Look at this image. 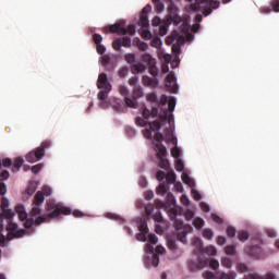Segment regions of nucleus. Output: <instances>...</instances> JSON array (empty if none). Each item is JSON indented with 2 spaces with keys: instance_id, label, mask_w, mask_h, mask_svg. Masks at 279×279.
<instances>
[{
  "instance_id": "nucleus-15",
  "label": "nucleus",
  "mask_w": 279,
  "mask_h": 279,
  "mask_svg": "<svg viewBox=\"0 0 279 279\" xmlns=\"http://www.w3.org/2000/svg\"><path fill=\"white\" fill-rule=\"evenodd\" d=\"M193 245L198 254H204V244L202 238H194Z\"/></svg>"
},
{
  "instance_id": "nucleus-64",
  "label": "nucleus",
  "mask_w": 279,
  "mask_h": 279,
  "mask_svg": "<svg viewBox=\"0 0 279 279\" xmlns=\"http://www.w3.org/2000/svg\"><path fill=\"white\" fill-rule=\"evenodd\" d=\"M171 156H172V158H179L180 157V148H178V147L172 148Z\"/></svg>"
},
{
  "instance_id": "nucleus-39",
  "label": "nucleus",
  "mask_w": 279,
  "mask_h": 279,
  "mask_svg": "<svg viewBox=\"0 0 279 279\" xmlns=\"http://www.w3.org/2000/svg\"><path fill=\"white\" fill-rule=\"evenodd\" d=\"M167 245H168V248L171 250V252H177V250H178V244H175V240H173V239H168Z\"/></svg>"
},
{
  "instance_id": "nucleus-55",
  "label": "nucleus",
  "mask_w": 279,
  "mask_h": 279,
  "mask_svg": "<svg viewBox=\"0 0 279 279\" xmlns=\"http://www.w3.org/2000/svg\"><path fill=\"white\" fill-rule=\"evenodd\" d=\"M169 32V28L167 25L162 24L159 26V35L167 36V33Z\"/></svg>"
},
{
  "instance_id": "nucleus-9",
  "label": "nucleus",
  "mask_w": 279,
  "mask_h": 279,
  "mask_svg": "<svg viewBox=\"0 0 279 279\" xmlns=\"http://www.w3.org/2000/svg\"><path fill=\"white\" fill-rule=\"evenodd\" d=\"M19 226H16V223L14 222H9L7 225V231H9L7 239L8 241H12V239H19L21 236H23L20 232H16Z\"/></svg>"
},
{
  "instance_id": "nucleus-29",
  "label": "nucleus",
  "mask_w": 279,
  "mask_h": 279,
  "mask_svg": "<svg viewBox=\"0 0 279 279\" xmlns=\"http://www.w3.org/2000/svg\"><path fill=\"white\" fill-rule=\"evenodd\" d=\"M220 263L222 267H226L227 269H232V259H230V257H222Z\"/></svg>"
},
{
  "instance_id": "nucleus-8",
  "label": "nucleus",
  "mask_w": 279,
  "mask_h": 279,
  "mask_svg": "<svg viewBox=\"0 0 279 279\" xmlns=\"http://www.w3.org/2000/svg\"><path fill=\"white\" fill-rule=\"evenodd\" d=\"M97 88L112 90V85L108 82V74L100 73L97 81Z\"/></svg>"
},
{
  "instance_id": "nucleus-25",
  "label": "nucleus",
  "mask_w": 279,
  "mask_h": 279,
  "mask_svg": "<svg viewBox=\"0 0 279 279\" xmlns=\"http://www.w3.org/2000/svg\"><path fill=\"white\" fill-rule=\"evenodd\" d=\"M225 254L228 256H235L236 255V246L235 245H227L225 247Z\"/></svg>"
},
{
  "instance_id": "nucleus-38",
  "label": "nucleus",
  "mask_w": 279,
  "mask_h": 279,
  "mask_svg": "<svg viewBox=\"0 0 279 279\" xmlns=\"http://www.w3.org/2000/svg\"><path fill=\"white\" fill-rule=\"evenodd\" d=\"M153 34H151V31L147 29V28H144L142 31V38H144V40H151L153 38Z\"/></svg>"
},
{
  "instance_id": "nucleus-41",
  "label": "nucleus",
  "mask_w": 279,
  "mask_h": 279,
  "mask_svg": "<svg viewBox=\"0 0 279 279\" xmlns=\"http://www.w3.org/2000/svg\"><path fill=\"white\" fill-rule=\"evenodd\" d=\"M147 101H149L150 104H158V96L156 95V93H150L146 96Z\"/></svg>"
},
{
  "instance_id": "nucleus-3",
  "label": "nucleus",
  "mask_w": 279,
  "mask_h": 279,
  "mask_svg": "<svg viewBox=\"0 0 279 279\" xmlns=\"http://www.w3.org/2000/svg\"><path fill=\"white\" fill-rule=\"evenodd\" d=\"M46 210L48 213V219H56L60 215H71V208L61 203H56V201H48L46 203Z\"/></svg>"
},
{
  "instance_id": "nucleus-13",
  "label": "nucleus",
  "mask_w": 279,
  "mask_h": 279,
  "mask_svg": "<svg viewBox=\"0 0 279 279\" xmlns=\"http://www.w3.org/2000/svg\"><path fill=\"white\" fill-rule=\"evenodd\" d=\"M45 204V194L38 191L33 199V206H43Z\"/></svg>"
},
{
  "instance_id": "nucleus-59",
  "label": "nucleus",
  "mask_w": 279,
  "mask_h": 279,
  "mask_svg": "<svg viewBox=\"0 0 279 279\" xmlns=\"http://www.w3.org/2000/svg\"><path fill=\"white\" fill-rule=\"evenodd\" d=\"M112 47L116 51H119L122 47V44H121V39H116L113 43H112Z\"/></svg>"
},
{
  "instance_id": "nucleus-30",
  "label": "nucleus",
  "mask_w": 279,
  "mask_h": 279,
  "mask_svg": "<svg viewBox=\"0 0 279 279\" xmlns=\"http://www.w3.org/2000/svg\"><path fill=\"white\" fill-rule=\"evenodd\" d=\"M179 39H180V34L173 33L172 35H170V36L166 39V45H173L174 40H179Z\"/></svg>"
},
{
  "instance_id": "nucleus-51",
  "label": "nucleus",
  "mask_w": 279,
  "mask_h": 279,
  "mask_svg": "<svg viewBox=\"0 0 279 279\" xmlns=\"http://www.w3.org/2000/svg\"><path fill=\"white\" fill-rule=\"evenodd\" d=\"M151 219H154V221H156L157 223H162V214H160V211H157L151 216Z\"/></svg>"
},
{
  "instance_id": "nucleus-12",
  "label": "nucleus",
  "mask_w": 279,
  "mask_h": 279,
  "mask_svg": "<svg viewBox=\"0 0 279 279\" xmlns=\"http://www.w3.org/2000/svg\"><path fill=\"white\" fill-rule=\"evenodd\" d=\"M142 84L144 86H150L151 88H156L158 86V80L151 78L150 76L144 75L142 77Z\"/></svg>"
},
{
  "instance_id": "nucleus-23",
  "label": "nucleus",
  "mask_w": 279,
  "mask_h": 279,
  "mask_svg": "<svg viewBox=\"0 0 279 279\" xmlns=\"http://www.w3.org/2000/svg\"><path fill=\"white\" fill-rule=\"evenodd\" d=\"M102 66L108 69V66L112 65V57L110 54H105L101 60Z\"/></svg>"
},
{
  "instance_id": "nucleus-61",
  "label": "nucleus",
  "mask_w": 279,
  "mask_h": 279,
  "mask_svg": "<svg viewBox=\"0 0 279 279\" xmlns=\"http://www.w3.org/2000/svg\"><path fill=\"white\" fill-rule=\"evenodd\" d=\"M156 143H162V141H165V135H162V133L157 132L154 136Z\"/></svg>"
},
{
  "instance_id": "nucleus-47",
  "label": "nucleus",
  "mask_w": 279,
  "mask_h": 279,
  "mask_svg": "<svg viewBox=\"0 0 279 279\" xmlns=\"http://www.w3.org/2000/svg\"><path fill=\"white\" fill-rule=\"evenodd\" d=\"M135 123H136V125H140L141 128H145V125L149 124V122L145 121V119H143L141 117H137L135 119Z\"/></svg>"
},
{
  "instance_id": "nucleus-62",
  "label": "nucleus",
  "mask_w": 279,
  "mask_h": 279,
  "mask_svg": "<svg viewBox=\"0 0 279 279\" xmlns=\"http://www.w3.org/2000/svg\"><path fill=\"white\" fill-rule=\"evenodd\" d=\"M43 193H44V195H46V197L51 196V193H52L51 187H49L48 185H45L43 187Z\"/></svg>"
},
{
  "instance_id": "nucleus-32",
  "label": "nucleus",
  "mask_w": 279,
  "mask_h": 279,
  "mask_svg": "<svg viewBox=\"0 0 279 279\" xmlns=\"http://www.w3.org/2000/svg\"><path fill=\"white\" fill-rule=\"evenodd\" d=\"M150 46L155 49H160L162 47V39H160V37H155L151 40Z\"/></svg>"
},
{
  "instance_id": "nucleus-4",
  "label": "nucleus",
  "mask_w": 279,
  "mask_h": 279,
  "mask_svg": "<svg viewBox=\"0 0 279 279\" xmlns=\"http://www.w3.org/2000/svg\"><path fill=\"white\" fill-rule=\"evenodd\" d=\"M50 148H51V142L44 141L39 147H37L35 150L26 155V161L34 163V162H38L39 160H43V158H45V151H47V149H50Z\"/></svg>"
},
{
  "instance_id": "nucleus-43",
  "label": "nucleus",
  "mask_w": 279,
  "mask_h": 279,
  "mask_svg": "<svg viewBox=\"0 0 279 279\" xmlns=\"http://www.w3.org/2000/svg\"><path fill=\"white\" fill-rule=\"evenodd\" d=\"M138 230H140V232L147 233L148 232L147 221L141 220L138 223Z\"/></svg>"
},
{
  "instance_id": "nucleus-1",
  "label": "nucleus",
  "mask_w": 279,
  "mask_h": 279,
  "mask_svg": "<svg viewBox=\"0 0 279 279\" xmlns=\"http://www.w3.org/2000/svg\"><path fill=\"white\" fill-rule=\"evenodd\" d=\"M220 1L217 0H195V3L190 5L192 12H202L203 16H210L213 10L219 9Z\"/></svg>"
},
{
  "instance_id": "nucleus-50",
  "label": "nucleus",
  "mask_w": 279,
  "mask_h": 279,
  "mask_svg": "<svg viewBox=\"0 0 279 279\" xmlns=\"http://www.w3.org/2000/svg\"><path fill=\"white\" fill-rule=\"evenodd\" d=\"M209 267L210 269L217 270L219 269V260L217 259H209Z\"/></svg>"
},
{
  "instance_id": "nucleus-58",
  "label": "nucleus",
  "mask_w": 279,
  "mask_h": 279,
  "mask_svg": "<svg viewBox=\"0 0 279 279\" xmlns=\"http://www.w3.org/2000/svg\"><path fill=\"white\" fill-rule=\"evenodd\" d=\"M272 12H279V0H271Z\"/></svg>"
},
{
  "instance_id": "nucleus-21",
  "label": "nucleus",
  "mask_w": 279,
  "mask_h": 279,
  "mask_svg": "<svg viewBox=\"0 0 279 279\" xmlns=\"http://www.w3.org/2000/svg\"><path fill=\"white\" fill-rule=\"evenodd\" d=\"M158 159H159L158 166L160 167V169H165L166 171H169V168H170L169 160H167V158L165 157H158Z\"/></svg>"
},
{
  "instance_id": "nucleus-19",
  "label": "nucleus",
  "mask_w": 279,
  "mask_h": 279,
  "mask_svg": "<svg viewBox=\"0 0 279 279\" xmlns=\"http://www.w3.org/2000/svg\"><path fill=\"white\" fill-rule=\"evenodd\" d=\"M121 34L123 36H125V34H130L131 36H134V34H136V26L134 25H129L126 28L125 27H122L121 29Z\"/></svg>"
},
{
  "instance_id": "nucleus-35",
  "label": "nucleus",
  "mask_w": 279,
  "mask_h": 279,
  "mask_svg": "<svg viewBox=\"0 0 279 279\" xmlns=\"http://www.w3.org/2000/svg\"><path fill=\"white\" fill-rule=\"evenodd\" d=\"M41 205H33V208L31 210L32 217H38L43 210L40 209Z\"/></svg>"
},
{
  "instance_id": "nucleus-42",
  "label": "nucleus",
  "mask_w": 279,
  "mask_h": 279,
  "mask_svg": "<svg viewBox=\"0 0 279 279\" xmlns=\"http://www.w3.org/2000/svg\"><path fill=\"white\" fill-rule=\"evenodd\" d=\"M177 239L178 241H180L181 243H186V231H179L177 233Z\"/></svg>"
},
{
  "instance_id": "nucleus-49",
  "label": "nucleus",
  "mask_w": 279,
  "mask_h": 279,
  "mask_svg": "<svg viewBox=\"0 0 279 279\" xmlns=\"http://www.w3.org/2000/svg\"><path fill=\"white\" fill-rule=\"evenodd\" d=\"M227 235L233 239V236H236V229L234 227H227Z\"/></svg>"
},
{
  "instance_id": "nucleus-44",
  "label": "nucleus",
  "mask_w": 279,
  "mask_h": 279,
  "mask_svg": "<svg viewBox=\"0 0 279 279\" xmlns=\"http://www.w3.org/2000/svg\"><path fill=\"white\" fill-rule=\"evenodd\" d=\"M203 278L204 279H219V274H217V276H215L213 274V271H205V272H203Z\"/></svg>"
},
{
  "instance_id": "nucleus-37",
  "label": "nucleus",
  "mask_w": 279,
  "mask_h": 279,
  "mask_svg": "<svg viewBox=\"0 0 279 279\" xmlns=\"http://www.w3.org/2000/svg\"><path fill=\"white\" fill-rule=\"evenodd\" d=\"M181 180H182V182H184V184H189V186H192V184H193V180L191 179V177H189V174L186 172L182 173Z\"/></svg>"
},
{
  "instance_id": "nucleus-52",
  "label": "nucleus",
  "mask_w": 279,
  "mask_h": 279,
  "mask_svg": "<svg viewBox=\"0 0 279 279\" xmlns=\"http://www.w3.org/2000/svg\"><path fill=\"white\" fill-rule=\"evenodd\" d=\"M93 40H94L95 45H101V40H104V37H101L100 34L95 33L93 35Z\"/></svg>"
},
{
  "instance_id": "nucleus-45",
  "label": "nucleus",
  "mask_w": 279,
  "mask_h": 279,
  "mask_svg": "<svg viewBox=\"0 0 279 279\" xmlns=\"http://www.w3.org/2000/svg\"><path fill=\"white\" fill-rule=\"evenodd\" d=\"M174 169L177 171H184V162L182 161V159H177L174 163Z\"/></svg>"
},
{
  "instance_id": "nucleus-34",
  "label": "nucleus",
  "mask_w": 279,
  "mask_h": 279,
  "mask_svg": "<svg viewBox=\"0 0 279 279\" xmlns=\"http://www.w3.org/2000/svg\"><path fill=\"white\" fill-rule=\"evenodd\" d=\"M166 180L168 184H175V172H172V171L168 172L166 174Z\"/></svg>"
},
{
  "instance_id": "nucleus-46",
  "label": "nucleus",
  "mask_w": 279,
  "mask_h": 279,
  "mask_svg": "<svg viewBox=\"0 0 279 279\" xmlns=\"http://www.w3.org/2000/svg\"><path fill=\"white\" fill-rule=\"evenodd\" d=\"M157 195H167V185L159 184L157 187Z\"/></svg>"
},
{
  "instance_id": "nucleus-53",
  "label": "nucleus",
  "mask_w": 279,
  "mask_h": 279,
  "mask_svg": "<svg viewBox=\"0 0 279 279\" xmlns=\"http://www.w3.org/2000/svg\"><path fill=\"white\" fill-rule=\"evenodd\" d=\"M184 217H185L186 221H191V219H193V217H195V211L187 209L184 213Z\"/></svg>"
},
{
  "instance_id": "nucleus-40",
  "label": "nucleus",
  "mask_w": 279,
  "mask_h": 279,
  "mask_svg": "<svg viewBox=\"0 0 279 279\" xmlns=\"http://www.w3.org/2000/svg\"><path fill=\"white\" fill-rule=\"evenodd\" d=\"M203 236H204V239L211 241L213 236H215V233L210 229H204Z\"/></svg>"
},
{
  "instance_id": "nucleus-14",
  "label": "nucleus",
  "mask_w": 279,
  "mask_h": 279,
  "mask_svg": "<svg viewBox=\"0 0 279 279\" xmlns=\"http://www.w3.org/2000/svg\"><path fill=\"white\" fill-rule=\"evenodd\" d=\"M150 117L153 119L159 118L160 121L165 122L168 121L169 117L167 116V112H165L163 114H158V108L153 107L150 110Z\"/></svg>"
},
{
  "instance_id": "nucleus-18",
  "label": "nucleus",
  "mask_w": 279,
  "mask_h": 279,
  "mask_svg": "<svg viewBox=\"0 0 279 279\" xmlns=\"http://www.w3.org/2000/svg\"><path fill=\"white\" fill-rule=\"evenodd\" d=\"M8 206H10V204H9V202H8V198H2V199H1V208H2L3 213H5L7 218H8V219H11V217H12V211H8Z\"/></svg>"
},
{
  "instance_id": "nucleus-10",
  "label": "nucleus",
  "mask_w": 279,
  "mask_h": 279,
  "mask_svg": "<svg viewBox=\"0 0 279 279\" xmlns=\"http://www.w3.org/2000/svg\"><path fill=\"white\" fill-rule=\"evenodd\" d=\"M245 254H247V256H252L253 258H259L260 257V246H258V245L246 246Z\"/></svg>"
},
{
  "instance_id": "nucleus-57",
  "label": "nucleus",
  "mask_w": 279,
  "mask_h": 279,
  "mask_svg": "<svg viewBox=\"0 0 279 279\" xmlns=\"http://www.w3.org/2000/svg\"><path fill=\"white\" fill-rule=\"evenodd\" d=\"M156 178L159 182H162V180H165V178H167V174L165 173V171L159 170L156 173Z\"/></svg>"
},
{
  "instance_id": "nucleus-24",
  "label": "nucleus",
  "mask_w": 279,
  "mask_h": 279,
  "mask_svg": "<svg viewBox=\"0 0 279 279\" xmlns=\"http://www.w3.org/2000/svg\"><path fill=\"white\" fill-rule=\"evenodd\" d=\"M203 253L207 254L208 256H215L217 255V248L213 245H209L203 248Z\"/></svg>"
},
{
  "instance_id": "nucleus-26",
  "label": "nucleus",
  "mask_w": 279,
  "mask_h": 279,
  "mask_svg": "<svg viewBox=\"0 0 279 279\" xmlns=\"http://www.w3.org/2000/svg\"><path fill=\"white\" fill-rule=\"evenodd\" d=\"M121 29H123L121 24H113L108 27V31L111 32V34H121Z\"/></svg>"
},
{
  "instance_id": "nucleus-22",
  "label": "nucleus",
  "mask_w": 279,
  "mask_h": 279,
  "mask_svg": "<svg viewBox=\"0 0 279 279\" xmlns=\"http://www.w3.org/2000/svg\"><path fill=\"white\" fill-rule=\"evenodd\" d=\"M218 279H236V272H218Z\"/></svg>"
},
{
  "instance_id": "nucleus-7",
  "label": "nucleus",
  "mask_w": 279,
  "mask_h": 279,
  "mask_svg": "<svg viewBox=\"0 0 279 279\" xmlns=\"http://www.w3.org/2000/svg\"><path fill=\"white\" fill-rule=\"evenodd\" d=\"M166 88L168 93H178V80L175 78V74L169 73L166 77Z\"/></svg>"
},
{
  "instance_id": "nucleus-11",
  "label": "nucleus",
  "mask_w": 279,
  "mask_h": 279,
  "mask_svg": "<svg viewBox=\"0 0 279 279\" xmlns=\"http://www.w3.org/2000/svg\"><path fill=\"white\" fill-rule=\"evenodd\" d=\"M145 71H147V66L142 62L131 64V73H133V75H136V73H145Z\"/></svg>"
},
{
  "instance_id": "nucleus-31",
  "label": "nucleus",
  "mask_w": 279,
  "mask_h": 279,
  "mask_svg": "<svg viewBox=\"0 0 279 279\" xmlns=\"http://www.w3.org/2000/svg\"><path fill=\"white\" fill-rule=\"evenodd\" d=\"M124 60L128 64H134L136 62V56L134 53H126L124 54Z\"/></svg>"
},
{
  "instance_id": "nucleus-16",
  "label": "nucleus",
  "mask_w": 279,
  "mask_h": 279,
  "mask_svg": "<svg viewBox=\"0 0 279 279\" xmlns=\"http://www.w3.org/2000/svg\"><path fill=\"white\" fill-rule=\"evenodd\" d=\"M156 149H157V158H162L167 156V147H165L162 143H157Z\"/></svg>"
},
{
  "instance_id": "nucleus-63",
  "label": "nucleus",
  "mask_w": 279,
  "mask_h": 279,
  "mask_svg": "<svg viewBox=\"0 0 279 279\" xmlns=\"http://www.w3.org/2000/svg\"><path fill=\"white\" fill-rule=\"evenodd\" d=\"M142 117L144 119H149V117H151V111L147 108H144L143 111H142Z\"/></svg>"
},
{
  "instance_id": "nucleus-28",
  "label": "nucleus",
  "mask_w": 279,
  "mask_h": 279,
  "mask_svg": "<svg viewBox=\"0 0 279 279\" xmlns=\"http://www.w3.org/2000/svg\"><path fill=\"white\" fill-rule=\"evenodd\" d=\"M238 239L242 243H245V241H247V239H250V233L247 231L242 230V231L238 232Z\"/></svg>"
},
{
  "instance_id": "nucleus-2",
  "label": "nucleus",
  "mask_w": 279,
  "mask_h": 279,
  "mask_svg": "<svg viewBox=\"0 0 279 279\" xmlns=\"http://www.w3.org/2000/svg\"><path fill=\"white\" fill-rule=\"evenodd\" d=\"M15 213L20 221H24V228L26 229L32 228V226H40V223H45V221H47L45 216H38L36 219L27 218V211H25V207H23V205H16Z\"/></svg>"
},
{
  "instance_id": "nucleus-36",
  "label": "nucleus",
  "mask_w": 279,
  "mask_h": 279,
  "mask_svg": "<svg viewBox=\"0 0 279 279\" xmlns=\"http://www.w3.org/2000/svg\"><path fill=\"white\" fill-rule=\"evenodd\" d=\"M138 24L141 27H149V20L147 19V15H141Z\"/></svg>"
},
{
  "instance_id": "nucleus-6",
  "label": "nucleus",
  "mask_w": 279,
  "mask_h": 279,
  "mask_svg": "<svg viewBox=\"0 0 279 279\" xmlns=\"http://www.w3.org/2000/svg\"><path fill=\"white\" fill-rule=\"evenodd\" d=\"M132 97L133 99L130 97H124V104L128 106V108H137L138 102L136 99H141V97H143V88L134 87Z\"/></svg>"
},
{
  "instance_id": "nucleus-20",
  "label": "nucleus",
  "mask_w": 279,
  "mask_h": 279,
  "mask_svg": "<svg viewBox=\"0 0 279 279\" xmlns=\"http://www.w3.org/2000/svg\"><path fill=\"white\" fill-rule=\"evenodd\" d=\"M162 123L163 122L161 120L160 121L155 120L153 122H148V125H149L151 132H156L162 128Z\"/></svg>"
},
{
  "instance_id": "nucleus-33",
  "label": "nucleus",
  "mask_w": 279,
  "mask_h": 279,
  "mask_svg": "<svg viewBox=\"0 0 279 279\" xmlns=\"http://www.w3.org/2000/svg\"><path fill=\"white\" fill-rule=\"evenodd\" d=\"M110 90L112 89H102L98 93V99L100 101H106V99H108V93H110Z\"/></svg>"
},
{
  "instance_id": "nucleus-5",
  "label": "nucleus",
  "mask_w": 279,
  "mask_h": 279,
  "mask_svg": "<svg viewBox=\"0 0 279 279\" xmlns=\"http://www.w3.org/2000/svg\"><path fill=\"white\" fill-rule=\"evenodd\" d=\"M142 62H145L148 66V72L153 77H158V68L156 66V59L149 53H144L141 57Z\"/></svg>"
},
{
  "instance_id": "nucleus-17",
  "label": "nucleus",
  "mask_w": 279,
  "mask_h": 279,
  "mask_svg": "<svg viewBox=\"0 0 279 279\" xmlns=\"http://www.w3.org/2000/svg\"><path fill=\"white\" fill-rule=\"evenodd\" d=\"M23 158L17 157L14 159L13 166H12V171L13 173H16L19 171H21V167H23Z\"/></svg>"
},
{
  "instance_id": "nucleus-60",
  "label": "nucleus",
  "mask_w": 279,
  "mask_h": 279,
  "mask_svg": "<svg viewBox=\"0 0 279 279\" xmlns=\"http://www.w3.org/2000/svg\"><path fill=\"white\" fill-rule=\"evenodd\" d=\"M121 44H122V47H130V45H132V39H130L129 37H123L121 39Z\"/></svg>"
},
{
  "instance_id": "nucleus-27",
  "label": "nucleus",
  "mask_w": 279,
  "mask_h": 279,
  "mask_svg": "<svg viewBox=\"0 0 279 279\" xmlns=\"http://www.w3.org/2000/svg\"><path fill=\"white\" fill-rule=\"evenodd\" d=\"M204 219L196 217L193 220V226L194 228H196V230H202V228H204Z\"/></svg>"
},
{
  "instance_id": "nucleus-54",
  "label": "nucleus",
  "mask_w": 279,
  "mask_h": 279,
  "mask_svg": "<svg viewBox=\"0 0 279 279\" xmlns=\"http://www.w3.org/2000/svg\"><path fill=\"white\" fill-rule=\"evenodd\" d=\"M151 213H154V205L153 204H148L145 207V215H146V217H150Z\"/></svg>"
},
{
  "instance_id": "nucleus-48",
  "label": "nucleus",
  "mask_w": 279,
  "mask_h": 279,
  "mask_svg": "<svg viewBox=\"0 0 279 279\" xmlns=\"http://www.w3.org/2000/svg\"><path fill=\"white\" fill-rule=\"evenodd\" d=\"M168 110L169 112H173V110H175V98H170L168 100Z\"/></svg>"
},
{
  "instance_id": "nucleus-56",
  "label": "nucleus",
  "mask_w": 279,
  "mask_h": 279,
  "mask_svg": "<svg viewBox=\"0 0 279 279\" xmlns=\"http://www.w3.org/2000/svg\"><path fill=\"white\" fill-rule=\"evenodd\" d=\"M41 170H43V165L41 163H37V165H35L31 168V171L33 173H40Z\"/></svg>"
}]
</instances>
